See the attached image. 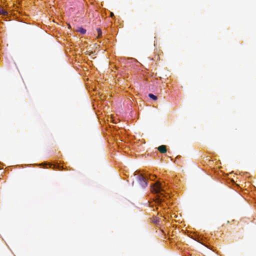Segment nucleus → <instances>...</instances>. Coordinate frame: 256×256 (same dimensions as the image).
Instances as JSON below:
<instances>
[{"mask_svg":"<svg viewBox=\"0 0 256 256\" xmlns=\"http://www.w3.org/2000/svg\"><path fill=\"white\" fill-rule=\"evenodd\" d=\"M163 190L161 184L159 182L154 184L152 186V191L154 193L162 194L161 192Z\"/></svg>","mask_w":256,"mask_h":256,"instance_id":"f257e3e1","label":"nucleus"},{"mask_svg":"<svg viewBox=\"0 0 256 256\" xmlns=\"http://www.w3.org/2000/svg\"><path fill=\"white\" fill-rule=\"evenodd\" d=\"M137 178L142 188H144L148 186V180L142 174L138 176Z\"/></svg>","mask_w":256,"mask_h":256,"instance_id":"f03ea898","label":"nucleus"},{"mask_svg":"<svg viewBox=\"0 0 256 256\" xmlns=\"http://www.w3.org/2000/svg\"><path fill=\"white\" fill-rule=\"evenodd\" d=\"M158 150L161 153H166V146L164 145H162L158 148Z\"/></svg>","mask_w":256,"mask_h":256,"instance_id":"7ed1b4c3","label":"nucleus"},{"mask_svg":"<svg viewBox=\"0 0 256 256\" xmlns=\"http://www.w3.org/2000/svg\"><path fill=\"white\" fill-rule=\"evenodd\" d=\"M77 31L80 32V34H85L86 32V30L82 28H79L77 30Z\"/></svg>","mask_w":256,"mask_h":256,"instance_id":"20e7f679","label":"nucleus"},{"mask_svg":"<svg viewBox=\"0 0 256 256\" xmlns=\"http://www.w3.org/2000/svg\"><path fill=\"white\" fill-rule=\"evenodd\" d=\"M0 14L6 16L8 14V12L5 10L0 8Z\"/></svg>","mask_w":256,"mask_h":256,"instance_id":"39448f33","label":"nucleus"},{"mask_svg":"<svg viewBox=\"0 0 256 256\" xmlns=\"http://www.w3.org/2000/svg\"><path fill=\"white\" fill-rule=\"evenodd\" d=\"M148 96H149L150 98H152V99L153 100H156L158 99L157 96H154V94H148Z\"/></svg>","mask_w":256,"mask_h":256,"instance_id":"423d86ee","label":"nucleus"},{"mask_svg":"<svg viewBox=\"0 0 256 256\" xmlns=\"http://www.w3.org/2000/svg\"><path fill=\"white\" fill-rule=\"evenodd\" d=\"M97 32H98V38L102 36V30H100V28H97Z\"/></svg>","mask_w":256,"mask_h":256,"instance_id":"0eeeda50","label":"nucleus"},{"mask_svg":"<svg viewBox=\"0 0 256 256\" xmlns=\"http://www.w3.org/2000/svg\"><path fill=\"white\" fill-rule=\"evenodd\" d=\"M54 167L58 169L59 170H62L63 168L62 166H54Z\"/></svg>","mask_w":256,"mask_h":256,"instance_id":"6e6552de","label":"nucleus"},{"mask_svg":"<svg viewBox=\"0 0 256 256\" xmlns=\"http://www.w3.org/2000/svg\"><path fill=\"white\" fill-rule=\"evenodd\" d=\"M114 16V14L112 12L110 13V16Z\"/></svg>","mask_w":256,"mask_h":256,"instance_id":"1a4fd4ad","label":"nucleus"}]
</instances>
